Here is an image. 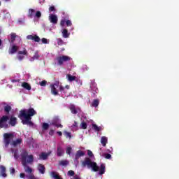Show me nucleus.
<instances>
[{"label": "nucleus", "instance_id": "obj_60", "mask_svg": "<svg viewBox=\"0 0 179 179\" xmlns=\"http://www.w3.org/2000/svg\"><path fill=\"white\" fill-rule=\"evenodd\" d=\"M57 135H59V136H61L62 135V131H57Z\"/></svg>", "mask_w": 179, "mask_h": 179}, {"label": "nucleus", "instance_id": "obj_26", "mask_svg": "<svg viewBox=\"0 0 179 179\" xmlns=\"http://www.w3.org/2000/svg\"><path fill=\"white\" fill-rule=\"evenodd\" d=\"M70 111L72 114H78V110L76 109V107H75V105H71L70 106Z\"/></svg>", "mask_w": 179, "mask_h": 179}, {"label": "nucleus", "instance_id": "obj_4", "mask_svg": "<svg viewBox=\"0 0 179 179\" xmlns=\"http://www.w3.org/2000/svg\"><path fill=\"white\" fill-rule=\"evenodd\" d=\"M8 120L9 116L8 115H3L0 118V129L4 128L5 129H7V128H9V124H8Z\"/></svg>", "mask_w": 179, "mask_h": 179}, {"label": "nucleus", "instance_id": "obj_35", "mask_svg": "<svg viewBox=\"0 0 179 179\" xmlns=\"http://www.w3.org/2000/svg\"><path fill=\"white\" fill-rule=\"evenodd\" d=\"M69 164V162L67 160H62L59 162L60 166H68Z\"/></svg>", "mask_w": 179, "mask_h": 179}, {"label": "nucleus", "instance_id": "obj_19", "mask_svg": "<svg viewBox=\"0 0 179 179\" xmlns=\"http://www.w3.org/2000/svg\"><path fill=\"white\" fill-rule=\"evenodd\" d=\"M49 156H50V153L42 152L39 155V158L41 159V160H47Z\"/></svg>", "mask_w": 179, "mask_h": 179}, {"label": "nucleus", "instance_id": "obj_24", "mask_svg": "<svg viewBox=\"0 0 179 179\" xmlns=\"http://www.w3.org/2000/svg\"><path fill=\"white\" fill-rule=\"evenodd\" d=\"M22 87L26 89V90H31V86L26 82L22 83Z\"/></svg>", "mask_w": 179, "mask_h": 179}, {"label": "nucleus", "instance_id": "obj_59", "mask_svg": "<svg viewBox=\"0 0 179 179\" xmlns=\"http://www.w3.org/2000/svg\"><path fill=\"white\" fill-rule=\"evenodd\" d=\"M59 89H60V92H64V90H65V88L64 87H62V86H61L59 87Z\"/></svg>", "mask_w": 179, "mask_h": 179}, {"label": "nucleus", "instance_id": "obj_5", "mask_svg": "<svg viewBox=\"0 0 179 179\" xmlns=\"http://www.w3.org/2000/svg\"><path fill=\"white\" fill-rule=\"evenodd\" d=\"M3 137H4V145H5L6 148H8V146H9V145H10V141H12V139H13V134L5 133L3 134Z\"/></svg>", "mask_w": 179, "mask_h": 179}, {"label": "nucleus", "instance_id": "obj_30", "mask_svg": "<svg viewBox=\"0 0 179 179\" xmlns=\"http://www.w3.org/2000/svg\"><path fill=\"white\" fill-rule=\"evenodd\" d=\"M11 152L13 153L15 159H19V151L17 150L11 149Z\"/></svg>", "mask_w": 179, "mask_h": 179}, {"label": "nucleus", "instance_id": "obj_1", "mask_svg": "<svg viewBox=\"0 0 179 179\" xmlns=\"http://www.w3.org/2000/svg\"><path fill=\"white\" fill-rule=\"evenodd\" d=\"M37 112L34 110V108H30L28 110L23 109L20 111L18 118L22 120L23 125H29V127H33L34 123L31 122V117L36 115Z\"/></svg>", "mask_w": 179, "mask_h": 179}, {"label": "nucleus", "instance_id": "obj_8", "mask_svg": "<svg viewBox=\"0 0 179 179\" xmlns=\"http://www.w3.org/2000/svg\"><path fill=\"white\" fill-rule=\"evenodd\" d=\"M24 55L25 57H29V52H27L26 48H24L23 50H19L17 55L18 61H23V59H24Z\"/></svg>", "mask_w": 179, "mask_h": 179}, {"label": "nucleus", "instance_id": "obj_55", "mask_svg": "<svg viewBox=\"0 0 179 179\" xmlns=\"http://www.w3.org/2000/svg\"><path fill=\"white\" fill-rule=\"evenodd\" d=\"M54 129H50L49 131V135H50L51 136H52V135H54Z\"/></svg>", "mask_w": 179, "mask_h": 179}, {"label": "nucleus", "instance_id": "obj_42", "mask_svg": "<svg viewBox=\"0 0 179 179\" xmlns=\"http://www.w3.org/2000/svg\"><path fill=\"white\" fill-rule=\"evenodd\" d=\"M68 176H69L70 177H73V176H75V171L70 170L68 171Z\"/></svg>", "mask_w": 179, "mask_h": 179}, {"label": "nucleus", "instance_id": "obj_58", "mask_svg": "<svg viewBox=\"0 0 179 179\" xmlns=\"http://www.w3.org/2000/svg\"><path fill=\"white\" fill-rule=\"evenodd\" d=\"M20 178H24V177H26V174L23 173H21L20 174Z\"/></svg>", "mask_w": 179, "mask_h": 179}, {"label": "nucleus", "instance_id": "obj_45", "mask_svg": "<svg viewBox=\"0 0 179 179\" xmlns=\"http://www.w3.org/2000/svg\"><path fill=\"white\" fill-rule=\"evenodd\" d=\"M66 25L67 26V27L72 26V22H71V20H67L66 21Z\"/></svg>", "mask_w": 179, "mask_h": 179}, {"label": "nucleus", "instance_id": "obj_52", "mask_svg": "<svg viewBox=\"0 0 179 179\" xmlns=\"http://www.w3.org/2000/svg\"><path fill=\"white\" fill-rule=\"evenodd\" d=\"M87 155L90 157H93V152L90 150H87Z\"/></svg>", "mask_w": 179, "mask_h": 179}, {"label": "nucleus", "instance_id": "obj_14", "mask_svg": "<svg viewBox=\"0 0 179 179\" xmlns=\"http://www.w3.org/2000/svg\"><path fill=\"white\" fill-rule=\"evenodd\" d=\"M17 50H19V47L13 45L8 50V53L10 55L16 54L17 52Z\"/></svg>", "mask_w": 179, "mask_h": 179}, {"label": "nucleus", "instance_id": "obj_38", "mask_svg": "<svg viewBox=\"0 0 179 179\" xmlns=\"http://www.w3.org/2000/svg\"><path fill=\"white\" fill-rule=\"evenodd\" d=\"M81 129H87V124L85 122H81L80 124Z\"/></svg>", "mask_w": 179, "mask_h": 179}, {"label": "nucleus", "instance_id": "obj_9", "mask_svg": "<svg viewBox=\"0 0 179 179\" xmlns=\"http://www.w3.org/2000/svg\"><path fill=\"white\" fill-rule=\"evenodd\" d=\"M8 120L9 125H11V127H15L16 125V123L17 122V118L15 117V115H11Z\"/></svg>", "mask_w": 179, "mask_h": 179}, {"label": "nucleus", "instance_id": "obj_53", "mask_svg": "<svg viewBox=\"0 0 179 179\" xmlns=\"http://www.w3.org/2000/svg\"><path fill=\"white\" fill-rule=\"evenodd\" d=\"M65 23H66L65 20H62L60 21V25L62 26V27H64V26H65Z\"/></svg>", "mask_w": 179, "mask_h": 179}, {"label": "nucleus", "instance_id": "obj_37", "mask_svg": "<svg viewBox=\"0 0 179 179\" xmlns=\"http://www.w3.org/2000/svg\"><path fill=\"white\" fill-rule=\"evenodd\" d=\"M48 128H50V124H48V123H43L42 125V129L44 131H47V129H48Z\"/></svg>", "mask_w": 179, "mask_h": 179}, {"label": "nucleus", "instance_id": "obj_10", "mask_svg": "<svg viewBox=\"0 0 179 179\" xmlns=\"http://www.w3.org/2000/svg\"><path fill=\"white\" fill-rule=\"evenodd\" d=\"M49 21L50 23H52V24H57V23H58V17L56 15L50 14L49 15Z\"/></svg>", "mask_w": 179, "mask_h": 179}, {"label": "nucleus", "instance_id": "obj_17", "mask_svg": "<svg viewBox=\"0 0 179 179\" xmlns=\"http://www.w3.org/2000/svg\"><path fill=\"white\" fill-rule=\"evenodd\" d=\"M106 173V164H101L99 168V175L103 176Z\"/></svg>", "mask_w": 179, "mask_h": 179}, {"label": "nucleus", "instance_id": "obj_22", "mask_svg": "<svg viewBox=\"0 0 179 179\" xmlns=\"http://www.w3.org/2000/svg\"><path fill=\"white\" fill-rule=\"evenodd\" d=\"M50 177L52 178H55V179H63L62 178H60L59 175L58 174V173H57L55 171H52L50 173Z\"/></svg>", "mask_w": 179, "mask_h": 179}, {"label": "nucleus", "instance_id": "obj_2", "mask_svg": "<svg viewBox=\"0 0 179 179\" xmlns=\"http://www.w3.org/2000/svg\"><path fill=\"white\" fill-rule=\"evenodd\" d=\"M34 162L33 155H29V152L26 150L21 152V163L24 167L25 173L27 174H33V169L27 166V164H31Z\"/></svg>", "mask_w": 179, "mask_h": 179}, {"label": "nucleus", "instance_id": "obj_7", "mask_svg": "<svg viewBox=\"0 0 179 179\" xmlns=\"http://www.w3.org/2000/svg\"><path fill=\"white\" fill-rule=\"evenodd\" d=\"M90 88L92 97H96V94L99 93V88H97V84H96V82H94V80L91 81Z\"/></svg>", "mask_w": 179, "mask_h": 179}, {"label": "nucleus", "instance_id": "obj_44", "mask_svg": "<svg viewBox=\"0 0 179 179\" xmlns=\"http://www.w3.org/2000/svg\"><path fill=\"white\" fill-rule=\"evenodd\" d=\"M64 135L66 136V138H69L71 139V138H72V135L71 134L70 132L66 131L64 132Z\"/></svg>", "mask_w": 179, "mask_h": 179}, {"label": "nucleus", "instance_id": "obj_41", "mask_svg": "<svg viewBox=\"0 0 179 179\" xmlns=\"http://www.w3.org/2000/svg\"><path fill=\"white\" fill-rule=\"evenodd\" d=\"M72 152V148L68 147L66 150V155H71V152Z\"/></svg>", "mask_w": 179, "mask_h": 179}, {"label": "nucleus", "instance_id": "obj_18", "mask_svg": "<svg viewBox=\"0 0 179 179\" xmlns=\"http://www.w3.org/2000/svg\"><path fill=\"white\" fill-rule=\"evenodd\" d=\"M38 170L41 174H44V173H45V166L41 164H39L38 165Z\"/></svg>", "mask_w": 179, "mask_h": 179}, {"label": "nucleus", "instance_id": "obj_32", "mask_svg": "<svg viewBox=\"0 0 179 179\" xmlns=\"http://www.w3.org/2000/svg\"><path fill=\"white\" fill-rule=\"evenodd\" d=\"M92 128L94 131H96V132H100L101 129V127H99V126H97V124H92Z\"/></svg>", "mask_w": 179, "mask_h": 179}, {"label": "nucleus", "instance_id": "obj_33", "mask_svg": "<svg viewBox=\"0 0 179 179\" xmlns=\"http://www.w3.org/2000/svg\"><path fill=\"white\" fill-rule=\"evenodd\" d=\"M40 58V55H38V52H36L34 57L31 58L30 61L33 62L35 59H38Z\"/></svg>", "mask_w": 179, "mask_h": 179}, {"label": "nucleus", "instance_id": "obj_12", "mask_svg": "<svg viewBox=\"0 0 179 179\" xmlns=\"http://www.w3.org/2000/svg\"><path fill=\"white\" fill-rule=\"evenodd\" d=\"M22 142H23V140L22 138H17L15 141H13L10 143V145L13 146V148H16L17 146H20V145L22 144Z\"/></svg>", "mask_w": 179, "mask_h": 179}, {"label": "nucleus", "instance_id": "obj_48", "mask_svg": "<svg viewBox=\"0 0 179 179\" xmlns=\"http://www.w3.org/2000/svg\"><path fill=\"white\" fill-rule=\"evenodd\" d=\"M36 17L38 18L41 17V12L40 11H36Z\"/></svg>", "mask_w": 179, "mask_h": 179}, {"label": "nucleus", "instance_id": "obj_3", "mask_svg": "<svg viewBox=\"0 0 179 179\" xmlns=\"http://www.w3.org/2000/svg\"><path fill=\"white\" fill-rule=\"evenodd\" d=\"M83 167H87L88 169H92L93 171L97 172L99 170L97 163L92 162V159L89 157H85V160L82 162Z\"/></svg>", "mask_w": 179, "mask_h": 179}, {"label": "nucleus", "instance_id": "obj_27", "mask_svg": "<svg viewBox=\"0 0 179 179\" xmlns=\"http://www.w3.org/2000/svg\"><path fill=\"white\" fill-rule=\"evenodd\" d=\"M17 37V35H16L15 33H11L10 34V43H15V41L16 40V38Z\"/></svg>", "mask_w": 179, "mask_h": 179}, {"label": "nucleus", "instance_id": "obj_63", "mask_svg": "<svg viewBox=\"0 0 179 179\" xmlns=\"http://www.w3.org/2000/svg\"><path fill=\"white\" fill-rule=\"evenodd\" d=\"M6 1H9V0H6Z\"/></svg>", "mask_w": 179, "mask_h": 179}, {"label": "nucleus", "instance_id": "obj_46", "mask_svg": "<svg viewBox=\"0 0 179 179\" xmlns=\"http://www.w3.org/2000/svg\"><path fill=\"white\" fill-rule=\"evenodd\" d=\"M39 84L41 86H47V81L43 80L42 82H40Z\"/></svg>", "mask_w": 179, "mask_h": 179}, {"label": "nucleus", "instance_id": "obj_21", "mask_svg": "<svg viewBox=\"0 0 179 179\" xmlns=\"http://www.w3.org/2000/svg\"><path fill=\"white\" fill-rule=\"evenodd\" d=\"M50 177L52 178H55V179H63L62 178H60L59 175L58 174V173H57L55 171H52L50 173Z\"/></svg>", "mask_w": 179, "mask_h": 179}, {"label": "nucleus", "instance_id": "obj_6", "mask_svg": "<svg viewBox=\"0 0 179 179\" xmlns=\"http://www.w3.org/2000/svg\"><path fill=\"white\" fill-rule=\"evenodd\" d=\"M57 61V65L60 66L64 65V62H68V61H71V57L66 55L59 56L56 58Z\"/></svg>", "mask_w": 179, "mask_h": 179}, {"label": "nucleus", "instance_id": "obj_25", "mask_svg": "<svg viewBox=\"0 0 179 179\" xmlns=\"http://www.w3.org/2000/svg\"><path fill=\"white\" fill-rule=\"evenodd\" d=\"M107 142H108V140L107 139V137L102 136L101 138V143L103 147H106L107 145Z\"/></svg>", "mask_w": 179, "mask_h": 179}, {"label": "nucleus", "instance_id": "obj_51", "mask_svg": "<svg viewBox=\"0 0 179 179\" xmlns=\"http://www.w3.org/2000/svg\"><path fill=\"white\" fill-rule=\"evenodd\" d=\"M17 23H19V24H23L24 23V20H23V19H18Z\"/></svg>", "mask_w": 179, "mask_h": 179}, {"label": "nucleus", "instance_id": "obj_16", "mask_svg": "<svg viewBox=\"0 0 179 179\" xmlns=\"http://www.w3.org/2000/svg\"><path fill=\"white\" fill-rule=\"evenodd\" d=\"M85 152L79 150L76 153V157H75L76 160H79V158L82 157V156H85Z\"/></svg>", "mask_w": 179, "mask_h": 179}, {"label": "nucleus", "instance_id": "obj_34", "mask_svg": "<svg viewBox=\"0 0 179 179\" xmlns=\"http://www.w3.org/2000/svg\"><path fill=\"white\" fill-rule=\"evenodd\" d=\"M99 104H100V101H99V99H94L92 102V107H98Z\"/></svg>", "mask_w": 179, "mask_h": 179}, {"label": "nucleus", "instance_id": "obj_39", "mask_svg": "<svg viewBox=\"0 0 179 179\" xmlns=\"http://www.w3.org/2000/svg\"><path fill=\"white\" fill-rule=\"evenodd\" d=\"M26 177H27V179H38V178H36V176L33 173H31L29 175H27Z\"/></svg>", "mask_w": 179, "mask_h": 179}, {"label": "nucleus", "instance_id": "obj_40", "mask_svg": "<svg viewBox=\"0 0 179 179\" xmlns=\"http://www.w3.org/2000/svg\"><path fill=\"white\" fill-rule=\"evenodd\" d=\"M72 129H75L76 131L78 130V122L76 121L71 125Z\"/></svg>", "mask_w": 179, "mask_h": 179}, {"label": "nucleus", "instance_id": "obj_43", "mask_svg": "<svg viewBox=\"0 0 179 179\" xmlns=\"http://www.w3.org/2000/svg\"><path fill=\"white\" fill-rule=\"evenodd\" d=\"M103 156L105 159H111V155L109 153H104Z\"/></svg>", "mask_w": 179, "mask_h": 179}, {"label": "nucleus", "instance_id": "obj_47", "mask_svg": "<svg viewBox=\"0 0 179 179\" xmlns=\"http://www.w3.org/2000/svg\"><path fill=\"white\" fill-rule=\"evenodd\" d=\"M76 83H78V85H79V86H82L83 83L81 80H79L78 78L76 79Z\"/></svg>", "mask_w": 179, "mask_h": 179}, {"label": "nucleus", "instance_id": "obj_36", "mask_svg": "<svg viewBox=\"0 0 179 179\" xmlns=\"http://www.w3.org/2000/svg\"><path fill=\"white\" fill-rule=\"evenodd\" d=\"M34 12H36V10H34V9L30 8L29 10V15H28L29 17H33V15H34Z\"/></svg>", "mask_w": 179, "mask_h": 179}, {"label": "nucleus", "instance_id": "obj_56", "mask_svg": "<svg viewBox=\"0 0 179 179\" xmlns=\"http://www.w3.org/2000/svg\"><path fill=\"white\" fill-rule=\"evenodd\" d=\"M62 43H63L62 39L59 38L58 42H57L58 45H61L62 44Z\"/></svg>", "mask_w": 179, "mask_h": 179}, {"label": "nucleus", "instance_id": "obj_61", "mask_svg": "<svg viewBox=\"0 0 179 179\" xmlns=\"http://www.w3.org/2000/svg\"><path fill=\"white\" fill-rule=\"evenodd\" d=\"M1 45H2V40L1 39H0V47H1Z\"/></svg>", "mask_w": 179, "mask_h": 179}, {"label": "nucleus", "instance_id": "obj_15", "mask_svg": "<svg viewBox=\"0 0 179 179\" xmlns=\"http://www.w3.org/2000/svg\"><path fill=\"white\" fill-rule=\"evenodd\" d=\"M58 121H59V119H55L51 123L50 125H54L57 128H62V124L58 123Z\"/></svg>", "mask_w": 179, "mask_h": 179}, {"label": "nucleus", "instance_id": "obj_50", "mask_svg": "<svg viewBox=\"0 0 179 179\" xmlns=\"http://www.w3.org/2000/svg\"><path fill=\"white\" fill-rule=\"evenodd\" d=\"M41 41L43 44H48V41L47 40V38H43Z\"/></svg>", "mask_w": 179, "mask_h": 179}, {"label": "nucleus", "instance_id": "obj_31", "mask_svg": "<svg viewBox=\"0 0 179 179\" xmlns=\"http://www.w3.org/2000/svg\"><path fill=\"white\" fill-rule=\"evenodd\" d=\"M62 155H64V150H62V148L58 147L57 148V156H59V157H60L61 156H62Z\"/></svg>", "mask_w": 179, "mask_h": 179}, {"label": "nucleus", "instance_id": "obj_13", "mask_svg": "<svg viewBox=\"0 0 179 179\" xmlns=\"http://www.w3.org/2000/svg\"><path fill=\"white\" fill-rule=\"evenodd\" d=\"M27 40H33L35 43H40V37L37 35H28L27 36Z\"/></svg>", "mask_w": 179, "mask_h": 179}, {"label": "nucleus", "instance_id": "obj_57", "mask_svg": "<svg viewBox=\"0 0 179 179\" xmlns=\"http://www.w3.org/2000/svg\"><path fill=\"white\" fill-rule=\"evenodd\" d=\"M11 82H12L13 83H17V82H20V80H19V79H17V80L13 79V80H11Z\"/></svg>", "mask_w": 179, "mask_h": 179}, {"label": "nucleus", "instance_id": "obj_20", "mask_svg": "<svg viewBox=\"0 0 179 179\" xmlns=\"http://www.w3.org/2000/svg\"><path fill=\"white\" fill-rule=\"evenodd\" d=\"M1 168V171H0V174L2 177H7V175H6V168L3 166H0Z\"/></svg>", "mask_w": 179, "mask_h": 179}, {"label": "nucleus", "instance_id": "obj_29", "mask_svg": "<svg viewBox=\"0 0 179 179\" xmlns=\"http://www.w3.org/2000/svg\"><path fill=\"white\" fill-rule=\"evenodd\" d=\"M67 78H68V80L69 81V82H73V80H76V76H72V75H71V74H69V75H67Z\"/></svg>", "mask_w": 179, "mask_h": 179}, {"label": "nucleus", "instance_id": "obj_11", "mask_svg": "<svg viewBox=\"0 0 179 179\" xmlns=\"http://www.w3.org/2000/svg\"><path fill=\"white\" fill-rule=\"evenodd\" d=\"M50 87L52 94H54V96H58V91L57 90V87H58V84H52L50 85Z\"/></svg>", "mask_w": 179, "mask_h": 179}, {"label": "nucleus", "instance_id": "obj_54", "mask_svg": "<svg viewBox=\"0 0 179 179\" xmlns=\"http://www.w3.org/2000/svg\"><path fill=\"white\" fill-rule=\"evenodd\" d=\"M10 174H15V168L10 169Z\"/></svg>", "mask_w": 179, "mask_h": 179}, {"label": "nucleus", "instance_id": "obj_49", "mask_svg": "<svg viewBox=\"0 0 179 179\" xmlns=\"http://www.w3.org/2000/svg\"><path fill=\"white\" fill-rule=\"evenodd\" d=\"M50 12H55V7L54 6H52L49 8Z\"/></svg>", "mask_w": 179, "mask_h": 179}, {"label": "nucleus", "instance_id": "obj_62", "mask_svg": "<svg viewBox=\"0 0 179 179\" xmlns=\"http://www.w3.org/2000/svg\"><path fill=\"white\" fill-rule=\"evenodd\" d=\"M65 88H66V89H69V85H66V86H65Z\"/></svg>", "mask_w": 179, "mask_h": 179}, {"label": "nucleus", "instance_id": "obj_23", "mask_svg": "<svg viewBox=\"0 0 179 179\" xmlns=\"http://www.w3.org/2000/svg\"><path fill=\"white\" fill-rule=\"evenodd\" d=\"M62 33L64 38H68L71 36V33H69L66 29H64Z\"/></svg>", "mask_w": 179, "mask_h": 179}, {"label": "nucleus", "instance_id": "obj_64", "mask_svg": "<svg viewBox=\"0 0 179 179\" xmlns=\"http://www.w3.org/2000/svg\"><path fill=\"white\" fill-rule=\"evenodd\" d=\"M0 5H1V2H0Z\"/></svg>", "mask_w": 179, "mask_h": 179}, {"label": "nucleus", "instance_id": "obj_28", "mask_svg": "<svg viewBox=\"0 0 179 179\" xmlns=\"http://www.w3.org/2000/svg\"><path fill=\"white\" fill-rule=\"evenodd\" d=\"M11 110H12L11 106L6 105V106H4V111L6 114H9V113H10Z\"/></svg>", "mask_w": 179, "mask_h": 179}]
</instances>
